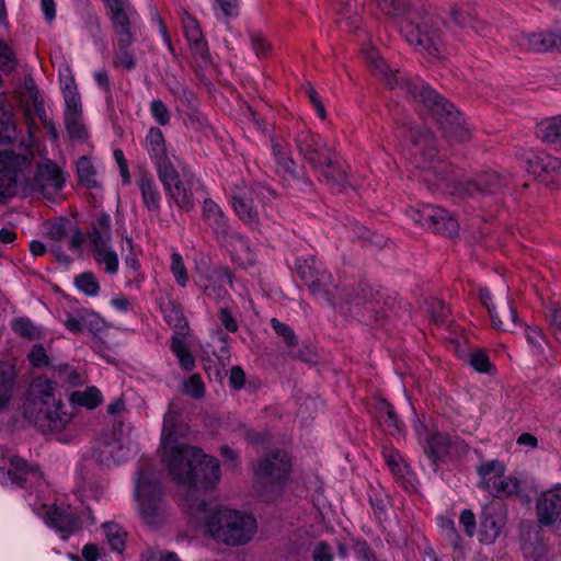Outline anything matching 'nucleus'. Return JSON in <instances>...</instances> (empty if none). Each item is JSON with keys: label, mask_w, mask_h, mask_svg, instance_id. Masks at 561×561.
Masks as SVG:
<instances>
[{"label": "nucleus", "mask_w": 561, "mask_h": 561, "mask_svg": "<svg viewBox=\"0 0 561 561\" xmlns=\"http://www.w3.org/2000/svg\"><path fill=\"white\" fill-rule=\"evenodd\" d=\"M170 474L181 489V505L215 541L229 547L249 543L257 533V522L252 514L219 506L201 497L220 480L216 458L193 446L172 449L165 457Z\"/></svg>", "instance_id": "f257e3e1"}, {"label": "nucleus", "mask_w": 561, "mask_h": 561, "mask_svg": "<svg viewBox=\"0 0 561 561\" xmlns=\"http://www.w3.org/2000/svg\"><path fill=\"white\" fill-rule=\"evenodd\" d=\"M410 138L411 163L427 173L425 181L433 180L450 195L465 198L495 194L505 185L506 179L496 171H485L472 179H460L449 163L437 159L436 139L424 127L412 128Z\"/></svg>", "instance_id": "f03ea898"}, {"label": "nucleus", "mask_w": 561, "mask_h": 561, "mask_svg": "<svg viewBox=\"0 0 561 561\" xmlns=\"http://www.w3.org/2000/svg\"><path fill=\"white\" fill-rule=\"evenodd\" d=\"M366 61L389 89H398L414 102L427 107L448 140L456 142L470 140L471 133L462 115L455 108L454 104L438 95L423 80L399 77V70H391L375 49L366 51Z\"/></svg>", "instance_id": "7ed1b4c3"}, {"label": "nucleus", "mask_w": 561, "mask_h": 561, "mask_svg": "<svg viewBox=\"0 0 561 561\" xmlns=\"http://www.w3.org/2000/svg\"><path fill=\"white\" fill-rule=\"evenodd\" d=\"M378 7L388 15L407 13L400 24L405 42L426 58L438 60L447 53L444 27L445 20L431 4H417L408 11V0H377Z\"/></svg>", "instance_id": "20e7f679"}, {"label": "nucleus", "mask_w": 561, "mask_h": 561, "mask_svg": "<svg viewBox=\"0 0 561 561\" xmlns=\"http://www.w3.org/2000/svg\"><path fill=\"white\" fill-rule=\"evenodd\" d=\"M55 397L54 383L43 377L34 379L21 405L24 419L42 433L61 431L71 415Z\"/></svg>", "instance_id": "39448f33"}, {"label": "nucleus", "mask_w": 561, "mask_h": 561, "mask_svg": "<svg viewBox=\"0 0 561 561\" xmlns=\"http://www.w3.org/2000/svg\"><path fill=\"white\" fill-rule=\"evenodd\" d=\"M34 124L30 123L27 135L30 144L21 139L19 150H0V203H5L19 193L23 195L30 176L33 174L35 153L31 147Z\"/></svg>", "instance_id": "423d86ee"}, {"label": "nucleus", "mask_w": 561, "mask_h": 561, "mask_svg": "<svg viewBox=\"0 0 561 561\" xmlns=\"http://www.w3.org/2000/svg\"><path fill=\"white\" fill-rule=\"evenodd\" d=\"M114 34L116 46L113 66L131 71L137 66V59L131 49L136 41L139 16L129 0H103Z\"/></svg>", "instance_id": "0eeeda50"}, {"label": "nucleus", "mask_w": 561, "mask_h": 561, "mask_svg": "<svg viewBox=\"0 0 561 561\" xmlns=\"http://www.w3.org/2000/svg\"><path fill=\"white\" fill-rule=\"evenodd\" d=\"M291 460L284 450H273L259 459L254 468V486L262 495H277L289 479Z\"/></svg>", "instance_id": "6e6552de"}, {"label": "nucleus", "mask_w": 561, "mask_h": 561, "mask_svg": "<svg viewBox=\"0 0 561 561\" xmlns=\"http://www.w3.org/2000/svg\"><path fill=\"white\" fill-rule=\"evenodd\" d=\"M389 297H385L380 290H374L369 285H364L360 293L346 300L348 310L366 324H379L387 316Z\"/></svg>", "instance_id": "1a4fd4ad"}, {"label": "nucleus", "mask_w": 561, "mask_h": 561, "mask_svg": "<svg viewBox=\"0 0 561 561\" xmlns=\"http://www.w3.org/2000/svg\"><path fill=\"white\" fill-rule=\"evenodd\" d=\"M64 185L62 170L55 162L48 160L45 163H37L33 168V174L28 179L23 196L41 194L48 201H56Z\"/></svg>", "instance_id": "9d476101"}, {"label": "nucleus", "mask_w": 561, "mask_h": 561, "mask_svg": "<svg viewBox=\"0 0 561 561\" xmlns=\"http://www.w3.org/2000/svg\"><path fill=\"white\" fill-rule=\"evenodd\" d=\"M479 486L494 497H507L520 492L523 481L516 477L505 476V466L500 460H492L478 468Z\"/></svg>", "instance_id": "9b49d317"}, {"label": "nucleus", "mask_w": 561, "mask_h": 561, "mask_svg": "<svg viewBox=\"0 0 561 561\" xmlns=\"http://www.w3.org/2000/svg\"><path fill=\"white\" fill-rule=\"evenodd\" d=\"M407 215L416 224L427 227L435 233L453 237L458 232V222L446 209L424 204L420 207H411Z\"/></svg>", "instance_id": "f8f14e48"}, {"label": "nucleus", "mask_w": 561, "mask_h": 561, "mask_svg": "<svg viewBox=\"0 0 561 561\" xmlns=\"http://www.w3.org/2000/svg\"><path fill=\"white\" fill-rule=\"evenodd\" d=\"M162 489L158 481L148 480L144 472H138L136 495L139 502V512L149 525H157L162 514Z\"/></svg>", "instance_id": "ddd939ff"}, {"label": "nucleus", "mask_w": 561, "mask_h": 561, "mask_svg": "<svg viewBox=\"0 0 561 561\" xmlns=\"http://www.w3.org/2000/svg\"><path fill=\"white\" fill-rule=\"evenodd\" d=\"M41 480L39 468L19 456L3 458L2 465H0V483L3 485L25 486L27 483L37 484Z\"/></svg>", "instance_id": "4468645a"}, {"label": "nucleus", "mask_w": 561, "mask_h": 561, "mask_svg": "<svg viewBox=\"0 0 561 561\" xmlns=\"http://www.w3.org/2000/svg\"><path fill=\"white\" fill-rule=\"evenodd\" d=\"M257 197V188L248 186L244 182L236 184L231 191L232 207L237 216L252 228H257L260 224L259 211L254 206Z\"/></svg>", "instance_id": "2eb2a0df"}, {"label": "nucleus", "mask_w": 561, "mask_h": 561, "mask_svg": "<svg viewBox=\"0 0 561 561\" xmlns=\"http://www.w3.org/2000/svg\"><path fill=\"white\" fill-rule=\"evenodd\" d=\"M145 147L153 162L159 179L173 180L174 165L169 159L165 140L160 128L151 127L145 138Z\"/></svg>", "instance_id": "dca6fc26"}, {"label": "nucleus", "mask_w": 561, "mask_h": 561, "mask_svg": "<svg viewBox=\"0 0 561 561\" xmlns=\"http://www.w3.org/2000/svg\"><path fill=\"white\" fill-rule=\"evenodd\" d=\"M295 145L299 154L313 169L323 161H330V153L333 151L319 135L310 130L299 131L295 137Z\"/></svg>", "instance_id": "f3484780"}, {"label": "nucleus", "mask_w": 561, "mask_h": 561, "mask_svg": "<svg viewBox=\"0 0 561 561\" xmlns=\"http://www.w3.org/2000/svg\"><path fill=\"white\" fill-rule=\"evenodd\" d=\"M529 170L546 185L561 187V159L540 152L528 158Z\"/></svg>", "instance_id": "a211bd4d"}, {"label": "nucleus", "mask_w": 561, "mask_h": 561, "mask_svg": "<svg viewBox=\"0 0 561 561\" xmlns=\"http://www.w3.org/2000/svg\"><path fill=\"white\" fill-rule=\"evenodd\" d=\"M537 522L540 526H551L561 519V485L542 492L536 502Z\"/></svg>", "instance_id": "6ab92c4d"}, {"label": "nucleus", "mask_w": 561, "mask_h": 561, "mask_svg": "<svg viewBox=\"0 0 561 561\" xmlns=\"http://www.w3.org/2000/svg\"><path fill=\"white\" fill-rule=\"evenodd\" d=\"M203 219L211 228L218 239L227 241L229 238H240L230 232L228 218L213 199H205L203 205Z\"/></svg>", "instance_id": "aec40b11"}, {"label": "nucleus", "mask_w": 561, "mask_h": 561, "mask_svg": "<svg viewBox=\"0 0 561 561\" xmlns=\"http://www.w3.org/2000/svg\"><path fill=\"white\" fill-rule=\"evenodd\" d=\"M45 522L56 529L64 539L80 528L78 517L69 508L50 507L46 511Z\"/></svg>", "instance_id": "412c9836"}, {"label": "nucleus", "mask_w": 561, "mask_h": 561, "mask_svg": "<svg viewBox=\"0 0 561 561\" xmlns=\"http://www.w3.org/2000/svg\"><path fill=\"white\" fill-rule=\"evenodd\" d=\"M308 287L318 300L324 301L331 306H336L342 300L339 286L327 270L320 273L314 279L313 285H309Z\"/></svg>", "instance_id": "4be33fe9"}, {"label": "nucleus", "mask_w": 561, "mask_h": 561, "mask_svg": "<svg viewBox=\"0 0 561 561\" xmlns=\"http://www.w3.org/2000/svg\"><path fill=\"white\" fill-rule=\"evenodd\" d=\"M171 176L173 180H165L164 178L159 180L180 209L184 211L192 210L195 203L191 187L180 180L176 169L174 170V175Z\"/></svg>", "instance_id": "5701e85b"}, {"label": "nucleus", "mask_w": 561, "mask_h": 561, "mask_svg": "<svg viewBox=\"0 0 561 561\" xmlns=\"http://www.w3.org/2000/svg\"><path fill=\"white\" fill-rule=\"evenodd\" d=\"M140 190L142 203L149 213L158 216L160 214L161 194L152 175L141 172L136 179Z\"/></svg>", "instance_id": "b1692460"}, {"label": "nucleus", "mask_w": 561, "mask_h": 561, "mask_svg": "<svg viewBox=\"0 0 561 561\" xmlns=\"http://www.w3.org/2000/svg\"><path fill=\"white\" fill-rule=\"evenodd\" d=\"M90 248L110 244L112 240L111 216L105 211L98 213L90 224L87 232Z\"/></svg>", "instance_id": "393cba45"}, {"label": "nucleus", "mask_w": 561, "mask_h": 561, "mask_svg": "<svg viewBox=\"0 0 561 561\" xmlns=\"http://www.w3.org/2000/svg\"><path fill=\"white\" fill-rule=\"evenodd\" d=\"M489 313L496 330L508 331L516 324V310L506 297H502L496 306L489 308Z\"/></svg>", "instance_id": "a878e982"}, {"label": "nucleus", "mask_w": 561, "mask_h": 561, "mask_svg": "<svg viewBox=\"0 0 561 561\" xmlns=\"http://www.w3.org/2000/svg\"><path fill=\"white\" fill-rule=\"evenodd\" d=\"M536 135L542 142L561 151V114L538 123Z\"/></svg>", "instance_id": "bb28decb"}, {"label": "nucleus", "mask_w": 561, "mask_h": 561, "mask_svg": "<svg viewBox=\"0 0 561 561\" xmlns=\"http://www.w3.org/2000/svg\"><path fill=\"white\" fill-rule=\"evenodd\" d=\"M314 170L320 172L330 185L339 190L346 187L347 174L337 161L334 151L330 153V161L321 162L318 168H314Z\"/></svg>", "instance_id": "cd10ccee"}, {"label": "nucleus", "mask_w": 561, "mask_h": 561, "mask_svg": "<svg viewBox=\"0 0 561 561\" xmlns=\"http://www.w3.org/2000/svg\"><path fill=\"white\" fill-rule=\"evenodd\" d=\"M182 24L192 50L195 55H199L203 60H206L208 57V50L206 43L203 41V34L198 22L195 18L186 14L182 20Z\"/></svg>", "instance_id": "c85d7f7f"}, {"label": "nucleus", "mask_w": 561, "mask_h": 561, "mask_svg": "<svg viewBox=\"0 0 561 561\" xmlns=\"http://www.w3.org/2000/svg\"><path fill=\"white\" fill-rule=\"evenodd\" d=\"M451 439L446 433L434 431L426 436L425 453L433 459L435 465L438 459L445 457L449 453Z\"/></svg>", "instance_id": "c756f323"}, {"label": "nucleus", "mask_w": 561, "mask_h": 561, "mask_svg": "<svg viewBox=\"0 0 561 561\" xmlns=\"http://www.w3.org/2000/svg\"><path fill=\"white\" fill-rule=\"evenodd\" d=\"M15 374L13 368L0 365V411L4 410L13 396Z\"/></svg>", "instance_id": "7c9ffc66"}, {"label": "nucleus", "mask_w": 561, "mask_h": 561, "mask_svg": "<svg viewBox=\"0 0 561 561\" xmlns=\"http://www.w3.org/2000/svg\"><path fill=\"white\" fill-rule=\"evenodd\" d=\"M69 401L73 405L89 410L95 409L102 402V393L96 387H88L84 390H76L70 394Z\"/></svg>", "instance_id": "2f4dec72"}, {"label": "nucleus", "mask_w": 561, "mask_h": 561, "mask_svg": "<svg viewBox=\"0 0 561 561\" xmlns=\"http://www.w3.org/2000/svg\"><path fill=\"white\" fill-rule=\"evenodd\" d=\"M53 376L69 387L81 386L87 381V377L83 373L68 364L54 366Z\"/></svg>", "instance_id": "473e14b6"}, {"label": "nucleus", "mask_w": 561, "mask_h": 561, "mask_svg": "<svg viewBox=\"0 0 561 561\" xmlns=\"http://www.w3.org/2000/svg\"><path fill=\"white\" fill-rule=\"evenodd\" d=\"M170 348L178 357L182 369L192 370L195 367V358L182 336L174 334L171 337Z\"/></svg>", "instance_id": "72a5a7b5"}, {"label": "nucleus", "mask_w": 561, "mask_h": 561, "mask_svg": "<svg viewBox=\"0 0 561 561\" xmlns=\"http://www.w3.org/2000/svg\"><path fill=\"white\" fill-rule=\"evenodd\" d=\"M110 244H102L91 248L94 260L99 264L105 265L106 273L114 275L118 271V256Z\"/></svg>", "instance_id": "f704fd0d"}, {"label": "nucleus", "mask_w": 561, "mask_h": 561, "mask_svg": "<svg viewBox=\"0 0 561 561\" xmlns=\"http://www.w3.org/2000/svg\"><path fill=\"white\" fill-rule=\"evenodd\" d=\"M94 453L102 462H106L110 459L114 462H121L128 457L129 450L112 438L111 442L105 443L103 447L96 448Z\"/></svg>", "instance_id": "c9c22d12"}, {"label": "nucleus", "mask_w": 561, "mask_h": 561, "mask_svg": "<svg viewBox=\"0 0 561 561\" xmlns=\"http://www.w3.org/2000/svg\"><path fill=\"white\" fill-rule=\"evenodd\" d=\"M214 276L216 280L218 282V285L216 284H209L205 286L204 293L209 298H213L215 300H219L225 297L227 291L222 289V285L225 284H232L231 273L227 267H219L214 271Z\"/></svg>", "instance_id": "e433bc0d"}, {"label": "nucleus", "mask_w": 561, "mask_h": 561, "mask_svg": "<svg viewBox=\"0 0 561 561\" xmlns=\"http://www.w3.org/2000/svg\"><path fill=\"white\" fill-rule=\"evenodd\" d=\"M321 262L314 257L306 259L297 264V273L307 286L313 285L314 279L324 271Z\"/></svg>", "instance_id": "4c0bfd02"}, {"label": "nucleus", "mask_w": 561, "mask_h": 561, "mask_svg": "<svg viewBox=\"0 0 561 561\" xmlns=\"http://www.w3.org/2000/svg\"><path fill=\"white\" fill-rule=\"evenodd\" d=\"M12 330L21 337L27 340H41L44 332L41 327H37L33 321L26 317L16 318L11 323Z\"/></svg>", "instance_id": "58836bf2"}, {"label": "nucleus", "mask_w": 561, "mask_h": 561, "mask_svg": "<svg viewBox=\"0 0 561 561\" xmlns=\"http://www.w3.org/2000/svg\"><path fill=\"white\" fill-rule=\"evenodd\" d=\"M501 525L491 514H482L480 517V541L493 543L501 533Z\"/></svg>", "instance_id": "ea45409f"}, {"label": "nucleus", "mask_w": 561, "mask_h": 561, "mask_svg": "<svg viewBox=\"0 0 561 561\" xmlns=\"http://www.w3.org/2000/svg\"><path fill=\"white\" fill-rule=\"evenodd\" d=\"M162 312L169 325L178 330L175 334H179V336L184 335L188 327L181 309L173 301H169L163 307Z\"/></svg>", "instance_id": "a19ab883"}, {"label": "nucleus", "mask_w": 561, "mask_h": 561, "mask_svg": "<svg viewBox=\"0 0 561 561\" xmlns=\"http://www.w3.org/2000/svg\"><path fill=\"white\" fill-rule=\"evenodd\" d=\"M103 529L106 540L111 548L114 551L122 553L125 549L126 540V533L124 531L122 526L116 523L110 522L103 525Z\"/></svg>", "instance_id": "79ce46f5"}, {"label": "nucleus", "mask_w": 561, "mask_h": 561, "mask_svg": "<svg viewBox=\"0 0 561 561\" xmlns=\"http://www.w3.org/2000/svg\"><path fill=\"white\" fill-rule=\"evenodd\" d=\"M80 112H65V125L71 139L83 141L87 139V130L82 123Z\"/></svg>", "instance_id": "37998d69"}, {"label": "nucleus", "mask_w": 561, "mask_h": 561, "mask_svg": "<svg viewBox=\"0 0 561 561\" xmlns=\"http://www.w3.org/2000/svg\"><path fill=\"white\" fill-rule=\"evenodd\" d=\"M550 37V32L526 34L522 37L520 45L533 51L545 53L551 50Z\"/></svg>", "instance_id": "c03bdc74"}, {"label": "nucleus", "mask_w": 561, "mask_h": 561, "mask_svg": "<svg viewBox=\"0 0 561 561\" xmlns=\"http://www.w3.org/2000/svg\"><path fill=\"white\" fill-rule=\"evenodd\" d=\"M383 458H385L387 465L389 466V468L391 469L392 473L396 477H398L399 480H402V483L404 484V486L407 489L409 486L413 489L414 486L412 484V481L410 479H407L404 476L405 466L403 463H401L400 455L394 450L385 449Z\"/></svg>", "instance_id": "a18cd8bd"}, {"label": "nucleus", "mask_w": 561, "mask_h": 561, "mask_svg": "<svg viewBox=\"0 0 561 561\" xmlns=\"http://www.w3.org/2000/svg\"><path fill=\"white\" fill-rule=\"evenodd\" d=\"M378 413L382 422L393 430L392 433H401L403 423L389 402L385 400L380 401L378 404Z\"/></svg>", "instance_id": "49530a36"}, {"label": "nucleus", "mask_w": 561, "mask_h": 561, "mask_svg": "<svg viewBox=\"0 0 561 561\" xmlns=\"http://www.w3.org/2000/svg\"><path fill=\"white\" fill-rule=\"evenodd\" d=\"M75 285L87 296L94 297L99 294L100 284L92 272H83L76 276Z\"/></svg>", "instance_id": "de8ad7c7"}, {"label": "nucleus", "mask_w": 561, "mask_h": 561, "mask_svg": "<svg viewBox=\"0 0 561 561\" xmlns=\"http://www.w3.org/2000/svg\"><path fill=\"white\" fill-rule=\"evenodd\" d=\"M0 140L3 144H11L18 140L16 125L9 113H3V116L0 118Z\"/></svg>", "instance_id": "09e8293b"}, {"label": "nucleus", "mask_w": 561, "mask_h": 561, "mask_svg": "<svg viewBox=\"0 0 561 561\" xmlns=\"http://www.w3.org/2000/svg\"><path fill=\"white\" fill-rule=\"evenodd\" d=\"M77 173L80 182L85 183L88 186H95V170L92 162L88 158L81 157L78 160Z\"/></svg>", "instance_id": "8fccbe9b"}, {"label": "nucleus", "mask_w": 561, "mask_h": 561, "mask_svg": "<svg viewBox=\"0 0 561 561\" xmlns=\"http://www.w3.org/2000/svg\"><path fill=\"white\" fill-rule=\"evenodd\" d=\"M171 272L179 286L185 287L188 282L187 271L183 257L178 252L171 254Z\"/></svg>", "instance_id": "3c124183"}, {"label": "nucleus", "mask_w": 561, "mask_h": 561, "mask_svg": "<svg viewBox=\"0 0 561 561\" xmlns=\"http://www.w3.org/2000/svg\"><path fill=\"white\" fill-rule=\"evenodd\" d=\"M183 393L193 399H201L205 394V386L198 374H193L183 383Z\"/></svg>", "instance_id": "603ef678"}, {"label": "nucleus", "mask_w": 561, "mask_h": 561, "mask_svg": "<svg viewBox=\"0 0 561 561\" xmlns=\"http://www.w3.org/2000/svg\"><path fill=\"white\" fill-rule=\"evenodd\" d=\"M18 60L12 48L0 39V69L3 72H12L16 67Z\"/></svg>", "instance_id": "864d4df0"}, {"label": "nucleus", "mask_w": 561, "mask_h": 561, "mask_svg": "<svg viewBox=\"0 0 561 561\" xmlns=\"http://www.w3.org/2000/svg\"><path fill=\"white\" fill-rule=\"evenodd\" d=\"M71 226L72 224L69 219L64 217L58 218L50 224L46 234L54 241H60L69 233Z\"/></svg>", "instance_id": "5fc2aeb1"}, {"label": "nucleus", "mask_w": 561, "mask_h": 561, "mask_svg": "<svg viewBox=\"0 0 561 561\" xmlns=\"http://www.w3.org/2000/svg\"><path fill=\"white\" fill-rule=\"evenodd\" d=\"M271 324H272V328L274 329V331L276 332V334L284 340L285 344L288 347H294L297 345V343H298L297 337H296L293 329L288 324L279 321L276 318H273L271 320Z\"/></svg>", "instance_id": "6e6d98bb"}, {"label": "nucleus", "mask_w": 561, "mask_h": 561, "mask_svg": "<svg viewBox=\"0 0 561 561\" xmlns=\"http://www.w3.org/2000/svg\"><path fill=\"white\" fill-rule=\"evenodd\" d=\"M30 364L38 369L49 366V357L43 344H34L27 354Z\"/></svg>", "instance_id": "4d7b16f0"}, {"label": "nucleus", "mask_w": 561, "mask_h": 561, "mask_svg": "<svg viewBox=\"0 0 561 561\" xmlns=\"http://www.w3.org/2000/svg\"><path fill=\"white\" fill-rule=\"evenodd\" d=\"M150 112L157 123L161 126L168 125L171 119L170 111L165 103L160 99L152 100L150 103Z\"/></svg>", "instance_id": "13d9d810"}, {"label": "nucleus", "mask_w": 561, "mask_h": 561, "mask_svg": "<svg viewBox=\"0 0 561 561\" xmlns=\"http://www.w3.org/2000/svg\"><path fill=\"white\" fill-rule=\"evenodd\" d=\"M426 311L435 322L443 321L449 314L448 307L443 300L437 298H432L426 301Z\"/></svg>", "instance_id": "bf43d9fd"}, {"label": "nucleus", "mask_w": 561, "mask_h": 561, "mask_svg": "<svg viewBox=\"0 0 561 561\" xmlns=\"http://www.w3.org/2000/svg\"><path fill=\"white\" fill-rule=\"evenodd\" d=\"M339 25L342 30L351 33H357L363 30L362 18L356 12L341 15Z\"/></svg>", "instance_id": "052dcab7"}, {"label": "nucleus", "mask_w": 561, "mask_h": 561, "mask_svg": "<svg viewBox=\"0 0 561 561\" xmlns=\"http://www.w3.org/2000/svg\"><path fill=\"white\" fill-rule=\"evenodd\" d=\"M64 98L66 103V111L65 112H80V95L77 92L76 88L72 87L70 83H66L64 89Z\"/></svg>", "instance_id": "680f3d73"}, {"label": "nucleus", "mask_w": 561, "mask_h": 561, "mask_svg": "<svg viewBox=\"0 0 561 561\" xmlns=\"http://www.w3.org/2000/svg\"><path fill=\"white\" fill-rule=\"evenodd\" d=\"M276 162L278 165V172H282L283 176L288 179H297L296 162L290 156H279V158L276 159Z\"/></svg>", "instance_id": "e2e57ef3"}, {"label": "nucleus", "mask_w": 561, "mask_h": 561, "mask_svg": "<svg viewBox=\"0 0 561 561\" xmlns=\"http://www.w3.org/2000/svg\"><path fill=\"white\" fill-rule=\"evenodd\" d=\"M526 340L535 353H541L545 336L538 328L526 327Z\"/></svg>", "instance_id": "0e129e2a"}, {"label": "nucleus", "mask_w": 561, "mask_h": 561, "mask_svg": "<svg viewBox=\"0 0 561 561\" xmlns=\"http://www.w3.org/2000/svg\"><path fill=\"white\" fill-rule=\"evenodd\" d=\"M469 364L479 373H488L491 367L490 359L482 351L472 352Z\"/></svg>", "instance_id": "69168bd1"}, {"label": "nucleus", "mask_w": 561, "mask_h": 561, "mask_svg": "<svg viewBox=\"0 0 561 561\" xmlns=\"http://www.w3.org/2000/svg\"><path fill=\"white\" fill-rule=\"evenodd\" d=\"M305 89H306L308 98H309L311 104L313 105L318 116L321 119H325V117H327L325 106H324L323 102L321 101L318 92L314 90V88L310 83H308L305 87Z\"/></svg>", "instance_id": "338daca9"}, {"label": "nucleus", "mask_w": 561, "mask_h": 561, "mask_svg": "<svg viewBox=\"0 0 561 561\" xmlns=\"http://www.w3.org/2000/svg\"><path fill=\"white\" fill-rule=\"evenodd\" d=\"M245 373L240 366H233L229 373V386L234 390H241L245 385Z\"/></svg>", "instance_id": "774afa93"}]
</instances>
